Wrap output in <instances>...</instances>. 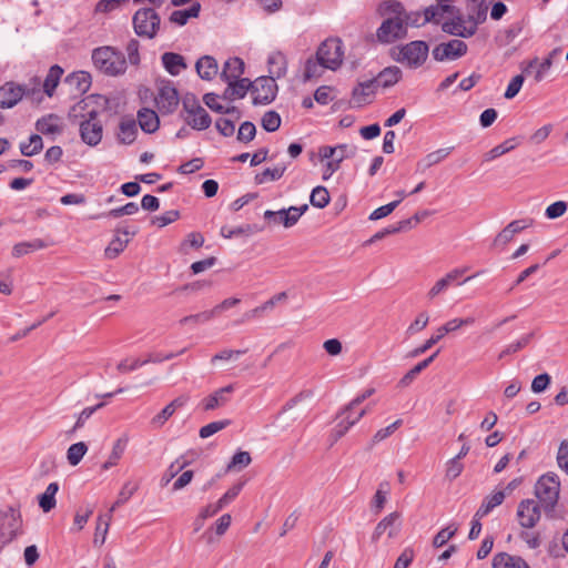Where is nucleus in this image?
I'll list each match as a JSON object with an SVG mask.
<instances>
[{"instance_id": "1", "label": "nucleus", "mask_w": 568, "mask_h": 568, "mask_svg": "<svg viewBox=\"0 0 568 568\" xmlns=\"http://www.w3.org/2000/svg\"><path fill=\"white\" fill-rule=\"evenodd\" d=\"M379 13L387 17L376 31L381 43H393L407 36L403 20L404 6L396 0H386L379 6Z\"/></svg>"}, {"instance_id": "2", "label": "nucleus", "mask_w": 568, "mask_h": 568, "mask_svg": "<svg viewBox=\"0 0 568 568\" xmlns=\"http://www.w3.org/2000/svg\"><path fill=\"white\" fill-rule=\"evenodd\" d=\"M94 67L109 77H118L126 71V59L122 51L113 47H100L93 50Z\"/></svg>"}, {"instance_id": "3", "label": "nucleus", "mask_w": 568, "mask_h": 568, "mask_svg": "<svg viewBox=\"0 0 568 568\" xmlns=\"http://www.w3.org/2000/svg\"><path fill=\"white\" fill-rule=\"evenodd\" d=\"M560 491L559 477L555 473L542 475L535 486V493L546 511L554 510Z\"/></svg>"}, {"instance_id": "4", "label": "nucleus", "mask_w": 568, "mask_h": 568, "mask_svg": "<svg viewBox=\"0 0 568 568\" xmlns=\"http://www.w3.org/2000/svg\"><path fill=\"white\" fill-rule=\"evenodd\" d=\"M22 534V517L19 508L9 506L0 511V542L6 546Z\"/></svg>"}, {"instance_id": "5", "label": "nucleus", "mask_w": 568, "mask_h": 568, "mask_svg": "<svg viewBox=\"0 0 568 568\" xmlns=\"http://www.w3.org/2000/svg\"><path fill=\"white\" fill-rule=\"evenodd\" d=\"M132 22L139 37L153 39L160 28L161 18L153 8H141L134 13Z\"/></svg>"}, {"instance_id": "6", "label": "nucleus", "mask_w": 568, "mask_h": 568, "mask_svg": "<svg viewBox=\"0 0 568 568\" xmlns=\"http://www.w3.org/2000/svg\"><path fill=\"white\" fill-rule=\"evenodd\" d=\"M429 47L423 40H415L399 48L396 60L412 69L422 67L427 60Z\"/></svg>"}, {"instance_id": "7", "label": "nucleus", "mask_w": 568, "mask_h": 568, "mask_svg": "<svg viewBox=\"0 0 568 568\" xmlns=\"http://www.w3.org/2000/svg\"><path fill=\"white\" fill-rule=\"evenodd\" d=\"M316 55L329 70H336L341 67L344 57L343 42L338 38H329L323 41L317 51Z\"/></svg>"}, {"instance_id": "8", "label": "nucleus", "mask_w": 568, "mask_h": 568, "mask_svg": "<svg viewBox=\"0 0 568 568\" xmlns=\"http://www.w3.org/2000/svg\"><path fill=\"white\" fill-rule=\"evenodd\" d=\"M98 114L97 110H90L87 118L80 123L81 139L90 146L98 145L102 140L103 128L102 123L98 120Z\"/></svg>"}, {"instance_id": "9", "label": "nucleus", "mask_w": 568, "mask_h": 568, "mask_svg": "<svg viewBox=\"0 0 568 568\" xmlns=\"http://www.w3.org/2000/svg\"><path fill=\"white\" fill-rule=\"evenodd\" d=\"M253 104L265 105L273 102L277 93V84L273 77H260L252 85Z\"/></svg>"}, {"instance_id": "10", "label": "nucleus", "mask_w": 568, "mask_h": 568, "mask_svg": "<svg viewBox=\"0 0 568 568\" xmlns=\"http://www.w3.org/2000/svg\"><path fill=\"white\" fill-rule=\"evenodd\" d=\"M468 47L463 40L453 39L434 47L432 55L435 61H454L467 53Z\"/></svg>"}, {"instance_id": "11", "label": "nucleus", "mask_w": 568, "mask_h": 568, "mask_svg": "<svg viewBox=\"0 0 568 568\" xmlns=\"http://www.w3.org/2000/svg\"><path fill=\"white\" fill-rule=\"evenodd\" d=\"M468 22L469 24L466 26L465 18L462 14H457L452 20L443 22L442 30L454 37L470 38L477 31L478 21L474 17H469Z\"/></svg>"}, {"instance_id": "12", "label": "nucleus", "mask_w": 568, "mask_h": 568, "mask_svg": "<svg viewBox=\"0 0 568 568\" xmlns=\"http://www.w3.org/2000/svg\"><path fill=\"white\" fill-rule=\"evenodd\" d=\"M155 102L163 114H171L176 110L180 98L176 88L171 81H165L161 84Z\"/></svg>"}, {"instance_id": "13", "label": "nucleus", "mask_w": 568, "mask_h": 568, "mask_svg": "<svg viewBox=\"0 0 568 568\" xmlns=\"http://www.w3.org/2000/svg\"><path fill=\"white\" fill-rule=\"evenodd\" d=\"M28 94L26 85L8 81L0 85V108L11 109L17 105L22 98Z\"/></svg>"}, {"instance_id": "14", "label": "nucleus", "mask_w": 568, "mask_h": 568, "mask_svg": "<svg viewBox=\"0 0 568 568\" xmlns=\"http://www.w3.org/2000/svg\"><path fill=\"white\" fill-rule=\"evenodd\" d=\"M517 518L521 527L532 528L540 519V508L534 499H524L517 508Z\"/></svg>"}, {"instance_id": "15", "label": "nucleus", "mask_w": 568, "mask_h": 568, "mask_svg": "<svg viewBox=\"0 0 568 568\" xmlns=\"http://www.w3.org/2000/svg\"><path fill=\"white\" fill-rule=\"evenodd\" d=\"M560 53V49L556 48L551 50L548 55L539 62V59L536 57L529 60L527 63H521V70L525 74H530L531 70L537 68L535 72V81L540 82L544 80L546 73L550 70L552 65L554 58Z\"/></svg>"}, {"instance_id": "16", "label": "nucleus", "mask_w": 568, "mask_h": 568, "mask_svg": "<svg viewBox=\"0 0 568 568\" xmlns=\"http://www.w3.org/2000/svg\"><path fill=\"white\" fill-rule=\"evenodd\" d=\"M234 390L233 385L221 387L202 399L201 406L204 410H213L224 406L229 402V395Z\"/></svg>"}, {"instance_id": "17", "label": "nucleus", "mask_w": 568, "mask_h": 568, "mask_svg": "<svg viewBox=\"0 0 568 568\" xmlns=\"http://www.w3.org/2000/svg\"><path fill=\"white\" fill-rule=\"evenodd\" d=\"M64 84L69 85L77 95L85 93L91 87V75L85 71H77L68 74Z\"/></svg>"}, {"instance_id": "18", "label": "nucleus", "mask_w": 568, "mask_h": 568, "mask_svg": "<svg viewBox=\"0 0 568 568\" xmlns=\"http://www.w3.org/2000/svg\"><path fill=\"white\" fill-rule=\"evenodd\" d=\"M253 82L247 78L236 79L234 82H229L227 88L223 92V99L233 101L235 99H243L247 91L252 89Z\"/></svg>"}, {"instance_id": "19", "label": "nucleus", "mask_w": 568, "mask_h": 568, "mask_svg": "<svg viewBox=\"0 0 568 568\" xmlns=\"http://www.w3.org/2000/svg\"><path fill=\"white\" fill-rule=\"evenodd\" d=\"M534 220L530 217L511 221L496 237V242L508 243L513 240L514 235L530 227Z\"/></svg>"}, {"instance_id": "20", "label": "nucleus", "mask_w": 568, "mask_h": 568, "mask_svg": "<svg viewBox=\"0 0 568 568\" xmlns=\"http://www.w3.org/2000/svg\"><path fill=\"white\" fill-rule=\"evenodd\" d=\"M186 402L187 397L179 396L171 403H169L159 414H156L152 418L151 424L153 425V427H162L166 423V420L176 412V409L183 407L186 404Z\"/></svg>"}, {"instance_id": "21", "label": "nucleus", "mask_w": 568, "mask_h": 568, "mask_svg": "<svg viewBox=\"0 0 568 568\" xmlns=\"http://www.w3.org/2000/svg\"><path fill=\"white\" fill-rule=\"evenodd\" d=\"M163 68L173 77L179 75L187 68L185 59L180 53L164 52L161 57Z\"/></svg>"}, {"instance_id": "22", "label": "nucleus", "mask_w": 568, "mask_h": 568, "mask_svg": "<svg viewBox=\"0 0 568 568\" xmlns=\"http://www.w3.org/2000/svg\"><path fill=\"white\" fill-rule=\"evenodd\" d=\"M366 414V409H359V412L351 418V412H348V406H346L341 413V420L336 424L334 428L335 439L343 437L348 429L355 425L364 415Z\"/></svg>"}, {"instance_id": "23", "label": "nucleus", "mask_w": 568, "mask_h": 568, "mask_svg": "<svg viewBox=\"0 0 568 568\" xmlns=\"http://www.w3.org/2000/svg\"><path fill=\"white\" fill-rule=\"evenodd\" d=\"M244 73V61L241 58H230L223 67L221 72L222 81L229 83L240 79Z\"/></svg>"}, {"instance_id": "24", "label": "nucleus", "mask_w": 568, "mask_h": 568, "mask_svg": "<svg viewBox=\"0 0 568 568\" xmlns=\"http://www.w3.org/2000/svg\"><path fill=\"white\" fill-rule=\"evenodd\" d=\"M184 122L193 130L203 131L210 128L212 119L207 111L202 106L201 111H194L186 115L180 114Z\"/></svg>"}, {"instance_id": "25", "label": "nucleus", "mask_w": 568, "mask_h": 568, "mask_svg": "<svg viewBox=\"0 0 568 568\" xmlns=\"http://www.w3.org/2000/svg\"><path fill=\"white\" fill-rule=\"evenodd\" d=\"M138 122L145 133H154L160 126V120L155 111L142 108L138 111Z\"/></svg>"}, {"instance_id": "26", "label": "nucleus", "mask_w": 568, "mask_h": 568, "mask_svg": "<svg viewBox=\"0 0 568 568\" xmlns=\"http://www.w3.org/2000/svg\"><path fill=\"white\" fill-rule=\"evenodd\" d=\"M402 78V70L396 67H387L383 69L375 78L374 83L377 87L390 88L396 84Z\"/></svg>"}, {"instance_id": "27", "label": "nucleus", "mask_w": 568, "mask_h": 568, "mask_svg": "<svg viewBox=\"0 0 568 568\" xmlns=\"http://www.w3.org/2000/svg\"><path fill=\"white\" fill-rule=\"evenodd\" d=\"M268 77H273L274 79H280L286 74L287 71V61L286 57L280 52H273L268 55Z\"/></svg>"}, {"instance_id": "28", "label": "nucleus", "mask_w": 568, "mask_h": 568, "mask_svg": "<svg viewBox=\"0 0 568 568\" xmlns=\"http://www.w3.org/2000/svg\"><path fill=\"white\" fill-rule=\"evenodd\" d=\"M195 69L203 80H212L219 70L216 60L211 55L201 57L195 63Z\"/></svg>"}, {"instance_id": "29", "label": "nucleus", "mask_w": 568, "mask_h": 568, "mask_svg": "<svg viewBox=\"0 0 568 568\" xmlns=\"http://www.w3.org/2000/svg\"><path fill=\"white\" fill-rule=\"evenodd\" d=\"M138 134V128L134 119H124L119 124V132L116 134L118 141L121 144H132Z\"/></svg>"}, {"instance_id": "30", "label": "nucleus", "mask_w": 568, "mask_h": 568, "mask_svg": "<svg viewBox=\"0 0 568 568\" xmlns=\"http://www.w3.org/2000/svg\"><path fill=\"white\" fill-rule=\"evenodd\" d=\"M493 568H529L527 562L519 556H511L507 552H498L493 558Z\"/></svg>"}, {"instance_id": "31", "label": "nucleus", "mask_w": 568, "mask_h": 568, "mask_svg": "<svg viewBox=\"0 0 568 568\" xmlns=\"http://www.w3.org/2000/svg\"><path fill=\"white\" fill-rule=\"evenodd\" d=\"M465 270L455 268L447 273L443 278L438 280L434 286L428 292V297L434 298L445 290H447L454 282H456L463 274Z\"/></svg>"}, {"instance_id": "32", "label": "nucleus", "mask_w": 568, "mask_h": 568, "mask_svg": "<svg viewBox=\"0 0 568 568\" xmlns=\"http://www.w3.org/2000/svg\"><path fill=\"white\" fill-rule=\"evenodd\" d=\"M201 11V3L193 2L190 8L183 10H174L170 14V22L180 27L185 26L191 18H197Z\"/></svg>"}, {"instance_id": "33", "label": "nucleus", "mask_w": 568, "mask_h": 568, "mask_svg": "<svg viewBox=\"0 0 568 568\" xmlns=\"http://www.w3.org/2000/svg\"><path fill=\"white\" fill-rule=\"evenodd\" d=\"M51 243L47 242L42 239H34L31 241L20 242L13 245L12 247V256L14 257H21L26 254H29L31 252L45 248Z\"/></svg>"}, {"instance_id": "34", "label": "nucleus", "mask_w": 568, "mask_h": 568, "mask_svg": "<svg viewBox=\"0 0 568 568\" xmlns=\"http://www.w3.org/2000/svg\"><path fill=\"white\" fill-rule=\"evenodd\" d=\"M439 354V349H437L435 353H433L429 357L425 358L424 361L417 363L413 368H410L398 382V385L400 387H407L416 377L418 374H420L425 368H427L434 359Z\"/></svg>"}, {"instance_id": "35", "label": "nucleus", "mask_w": 568, "mask_h": 568, "mask_svg": "<svg viewBox=\"0 0 568 568\" xmlns=\"http://www.w3.org/2000/svg\"><path fill=\"white\" fill-rule=\"evenodd\" d=\"M399 514L398 513H392L384 517L375 527V530L373 532L372 539L377 540L381 538V536L388 531V537L396 536L397 531L394 528V524L398 520Z\"/></svg>"}, {"instance_id": "36", "label": "nucleus", "mask_w": 568, "mask_h": 568, "mask_svg": "<svg viewBox=\"0 0 568 568\" xmlns=\"http://www.w3.org/2000/svg\"><path fill=\"white\" fill-rule=\"evenodd\" d=\"M376 85L374 80H366L358 82V84L352 91V98L357 106L363 105L366 102V98L374 94Z\"/></svg>"}, {"instance_id": "37", "label": "nucleus", "mask_w": 568, "mask_h": 568, "mask_svg": "<svg viewBox=\"0 0 568 568\" xmlns=\"http://www.w3.org/2000/svg\"><path fill=\"white\" fill-rule=\"evenodd\" d=\"M453 149L454 148H444V149H438L434 152L428 153L425 158H423L417 163V170L425 171V170L432 168L433 165L442 162L444 159H446L450 154Z\"/></svg>"}, {"instance_id": "38", "label": "nucleus", "mask_w": 568, "mask_h": 568, "mask_svg": "<svg viewBox=\"0 0 568 568\" xmlns=\"http://www.w3.org/2000/svg\"><path fill=\"white\" fill-rule=\"evenodd\" d=\"M58 122L59 116L57 114H48L36 122V129L45 135L61 133L62 128Z\"/></svg>"}, {"instance_id": "39", "label": "nucleus", "mask_w": 568, "mask_h": 568, "mask_svg": "<svg viewBox=\"0 0 568 568\" xmlns=\"http://www.w3.org/2000/svg\"><path fill=\"white\" fill-rule=\"evenodd\" d=\"M505 499L504 491L499 490L487 496L480 507L477 509L475 517L483 518L487 516L494 508L501 505Z\"/></svg>"}, {"instance_id": "40", "label": "nucleus", "mask_w": 568, "mask_h": 568, "mask_svg": "<svg viewBox=\"0 0 568 568\" xmlns=\"http://www.w3.org/2000/svg\"><path fill=\"white\" fill-rule=\"evenodd\" d=\"M262 230L257 224H244L237 227L222 226L220 233L225 239H232L240 235L250 236Z\"/></svg>"}, {"instance_id": "41", "label": "nucleus", "mask_w": 568, "mask_h": 568, "mask_svg": "<svg viewBox=\"0 0 568 568\" xmlns=\"http://www.w3.org/2000/svg\"><path fill=\"white\" fill-rule=\"evenodd\" d=\"M62 74H63V69L58 64H54L49 69L48 74L43 81V92L48 97L53 95Z\"/></svg>"}, {"instance_id": "42", "label": "nucleus", "mask_w": 568, "mask_h": 568, "mask_svg": "<svg viewBox=\"0 0 568 568\" xmlns=\"http://www.w3.org/2000/svg\"><path fill=\"white\" fill-rule=\"evenodd\" d=\"M59 490V485L58 483H50L44 493L41 494L39 496V506L40 508L44 511V513H49L50 510H52L55 505H57V500H55V495Z\"/></svg>"}, {"instance_id": "43", "label": "nucleus", "mask_w": 568, "mask_h": 568, "mask_svg": "<svg viewBox=\"0 0 568 568\" xmlns=\"http://www.w3.org/2000/svg\"><path fill=\"white\" fill-rule=\"evenodd\" d=\"M519 144L518 138H510L505 140L503 143L496 145L490 151L484 154V161L490 162L508 152L514 150Z\"/></svg>"}, {"instance_id": "44", "label": "nucleus", "mask_w": 568, "mask_h": 568, "mask_svg": "<svg viewBox=\"0 0 568 568\" xmlns=\"http://www.w3.org/2000/svg\"><path fill=\"white\" fill-rule=\"evenodd\" d=\"M327 69L324 67V63L320 61L317 55L315 54V58L310 57L305 62V69H304V81H310L314 78H320L323 73V70Z\"/></svg>"}, {"instance_id": "45", "label": "nucleus", "mask_w": 568, "mask_h": 568, "mask_svg": "<svg viewBox=\"0 0 568 568\" xmlns=\"http://www.w3.org/2000/svg\"><path fill=\"white\" fill-rule=\"evenodd\" d=\"M43 149V140L39 134H32L29 142L20 143V152L24 156H32L38 154Z\"/></svg>"}, {"instance_id": "46", "label": "nucleus", "mask_w": 568, "mask_h": 568, "mask_svg": "<svg viewBox=\"0 0 568 568\" xmlns=\"http://www.w3.org/2000/svg\"><path fill=\"white\" fill-rule=\"evenodd\" d=\"M331 201L329 193L325 186H315L310 195V202L314 207L324 209Z\"/></svg>"}, {"instance_id": "47", "label": "nucleus", "mask_w": 568, "mask_h": 568, "mask_svg": "<svg viewBox=\"0 0 568 568\" xmlns=\"http://www.w3.org/2000/svg\"><path fill=\"white\" fill-rule=\"evenodd\" d=\"M532 336H534L532 333L525 334L519 339H517L516 342H513V343L508 344L499 353L498 359H504L505 357H507L509 355H513V354L519 352L520 349H523L524 347H526L530 343Z\"/></svg>"}, {"instance_id": "48", "label": "nucleus", "mask_w": 568, "mask_h": 568, "mask_svg": "<svg viewBox=\"0 0 568 568\" xmlns=\"http://www.w3.org/2000/svg\"><path fill=\"white\" fill-rule=\"evenodd\" d=\"M128 444V438H119L114 444L111 452V455L109 456V459L102 465L103 469H109L113 466H115L119 462V459L122 457L124 449Z\"/></svg>"}, {"instance_id": "49", "label": "nucleus", "mask_w": 568, "mask_h": 568, "mask_svg": "<svg viewBox=\"0 0 568 568\" xmlns=\"http://www.w3.org/2000/svg\"><path fill=\"white\" fill-rule=\"evenodd\" d=\"M138 212H139V205L134 202H129L123 206L112 209L106 213H101V214L94 216V219H100V217L118 219L122 215H133Z\"/></svg>"}, {"instance_id": "50", "label": "nucleus", "mask_w": 568, "mask_h": 568, "mask_svg": "<svg viewBox=\"0 0 568 568\" xmlns=\"http://www.w3.org/2000/svg\"><path fill=\"white\" fill-rule=\"evenodd\" d=\"M88 452V446L84 442L72 444L67 452V459L71 466H77Z\"/></svg>"}, {"instance_id": "51", "label": "nucleus", "mask_w": 568, "mask_h": 568, "mask_svg": "<svg viewBox=\"0 0 568 568\" xmlns=\"http://www.w3.org/2000/svg\"><path fill=\"white\" fill-rule=\"evenodd\" d=\"M285 170H286L285 165H277L273 169L267 168L263 172L255 175V183L263 184L268 180L270 181L280 180L283 176Z\"/></svg>"}, {"instance_id": "52", "label": "nucleus", "mask_w": 568, "mask_h": 568, "mask_svg": "<svg viewBox=\"0 0 568 568\" xmlns=\"http://www.w3.org/2000/svg\"><path fill=\"white\" fill-rule=\"evenodd\" d=\"M252 462L251 455L248 452L239 450L236 452L231 462L226 466V470H241L247 467Z\"/></svg>"}, {"instance_id": "53", "label": "nucleus", "mask_w": 568, "mask_h": 568, "mask_svg": "<svg viewBox=\"0 0 568 568\" xmlns=\"http://www.w3.org/2000/svg\"><path fill=\"white\" fill-rule=\"evenodd\" d=\"M281 115L276 111H267L264 113L261 120L262 128L266 132H275L281 126Z\"/></svg>"}, {"instance_id": "54", "label": "nucleus", "mask_w": 568, "mask_h": 568, "mask_svg": "<svg viewBox=\"0 0 568 568\" xmlns=\"http://www.w3.org/2000/svg\"><path fill=\"white\" fill-rule=\"evenodd\" d=\"M191 464L190 460L185 459L184 456L179 457L173 462L166 469L162 480L168 484L170 483L181 470Z\"/></svg>"}, {"instance_id": "55", "label": "nucleus", "mask_w": 568, "mask_h": 568, "mask_svg": "<svg viewBox=\"0 0 568 568\" xmlns=\"http://www.w3.org/2000/svg\"><path fill=\"white\" fill-rule=\"evenodd\" d=\"M231 424L230 419L216 420L209 423L207 425L200 428L199 435L201 438H209L217 432L226 428Z\"/></svg>"}, {"instance_id": "56", "label": "nucleus", "mask_w": 568, "mask_h": 568, "mask_svg": "<svg viewBox=\"0 0 568 568\" xmlns=\"http://www.w3.org/2000/svg\"><path fill=\"white\" fill-rule=\"evenodd\" d=\"M182 111L180 114L186 115L187 113H193L194 111H201L202 105L200 104L196 95L194 93L187 92L182 97Z\"/></svg>"}, {"instance_id": "57", "label": "nucleus", "mask_w": 568, "mask_h": 568, "mask_svg": "<svg viewBox=\"0 0 568 568\" xmlns=\"http://www.w3.org/2000/svg\"><path fill=\"white\" fill-rule=\"evenodd\" d=\"M219 95L215 93H206L203 97L204 103L214 112L224 114V113H231V111H236V106H230L225 108L224 105L220 104L217 102Z\"/></svg>"}, {"instance_id": "58", "label": "nucleus", "mask_w": 568, "mask_h": 568, "mask_svg": "<svg viewBox=\"0 0 568 568\" xmlns=\"http://www.w3.org/2000/svg\"><path fill=\"white\" fill-rule=\"evenodd\" d=\"M129 243V239H122L119 235H116L109 246L105 248V256L109 258H115L125 248L126 244Z\"/></svg>"}, {"instance_id": "59", "label": "nucleus", "mask_w": 568, "mask_h": 568, "mask_svg": "<svg viewBox=\"0 0 568 568\" xmlns=\"http://www.w3.org/2000/svg\"><path fill=\"white\" fill-rule=\"evenodd\" d=\"M256 134V128L253 122L251 121H244L239 129L237 132V140L243 143L251 142Z\"/></svg>"}, {"instance_id": "60", "label": "nucleus", "mask_w": 568, "mask_h": 568, "mask_svg": "<svg viewBox=\"0 0 568 568\" xmlns=\"http://www.w3.org/2000/svg\"><path fill=\"white\" fill-rule=\"evenodd\" d=\"M215 315V310L204 311L194 315H189L180 320V324L185 325L189 323L192 324H203L211 321Z\"/></svg>"}, {"instance_id": "61", "label": "nucleus", "mask_w": 568, "mask_h": 568, "mask_svg": "<svg viewBox=\"0 0 568 568\" xmlns=\"http://www.w3.org/2000/svg\"><path fill=\"white\" fill-rule=\"evenodd\" d=\"M104 403L101 402L94 406L85 407L78 416V419L72 428V432L80 429L84 426L85 422L100 408L104 407Z\"/></svg>"}, {"instance_id": "62", "label": "nucleus", "mask_w": 568, "mask_h": 568, "mask_svg": "<svg viewBox=\"0 0 568 568\" xmlns=\"http://www.w3.org/2000/svg\"><path fill=\"white\" fill-rule=\"evenodd\" d=\"M245 485V481H239L235 485H233L219 500L217 503L221 505L222 508L227 506L231 501H233L241 490L243 489Z\"/></svg>"}, {"instance_id": "63", "label": "nucleus", "mask_w": 568, "mask_h": 568, "mask_svg": "<svg viewBox=\"0 0 568 568\" xmlns=\"http://www.w3.org/2000/svg\"><path fill=\"white\" fill-rule=\"evenodd\" d=\"M400 203V200L393 201L386 205L379 206L376 210H374L371 215V221H377L381 219H384L388 216Z\"/></svg>"}, {"instance_id": "64", "label": "nucleus", "mask_w": 568, "mask_h": 568, "mask_svg": "<svg viewBox=\"0 0 568 568\" xmlns=\"http://www.w3.org/2000/svg\"><path fill=\"white\" fill-rule=\"evenodd\" d=\"M557 464L558 467L568 475V439H564L558 447Z\"/></svg>"}]
</instances>
